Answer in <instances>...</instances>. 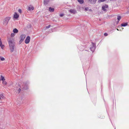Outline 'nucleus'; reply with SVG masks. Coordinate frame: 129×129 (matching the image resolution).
Masks as SVG:
<instances>
[{
	"label": "nucleus",
	"mask_w": 129,
	"mask_h": 129,
	"mask_svg": "<svg viewBox=\"0 0 129 129\" xmlns=\"http://www.w3.org/2000/svg\"><path fill=\"white\" fill-rule=\"evenodd\" d=\"M9 44L10 49L11 52H13L14 50L15 43L14 42V40L13 39H8V40Z\"/></svg>",
	"instance_id": "1"
},
{
	"label": "nucleus",
	"mask_w": 129,
	"mask_h": 129,
	"mask_svg": "<svg viewBox=\"0 0 129 129\" xmlns=\"http://www.w3.org/2000/svg\"><path fill=\"white\" fill-rule=\"evenodd\" d=\"M11 18V17H5L4 20L3 24L5 25H7Z\"/></svg>",
	"instance_id": "2"
},
{
	"label": "nucleus",
	"mask_w": 129,
	"mask_h": 129,
	"mask_svg": "<svg viewBox=\"0 0 129 129\" xmlns=\"http://www.w3.org/2000/svg\"><path fill=\"white\" fill-rule=\"evenodd\" d=\"M25 37V35L24 34L21 35L20 36V42H22L24 40Z\"/></svg>",
	"instance_id": "3"
},
{
	"label": "nucleus",
	"mask_w": 129,
	"mask_h": 129,
	"mask_svg": "<svg viewBox=\"0 0 129 129\" xmlns=\"http://www.w3.org/2000/svg\"><path fill=\"white\" fill-rule=\"evenodd\" d=\"M92 52H93L95 48V44L93 43H92V45L91 47L90 48Z\"/></svg>",
	"instance_id": "4"
},
{
	"label": "nucleus",
	"mask_w": 129,
	"mask_h": 129,
	"mask_svg": "<svg viewBox=\"0 0 129 129\" xmlns=\"http://www.w3.org/2000/svg\"><path fill=\"white\" fill-rule=\"evenodd\" d=\"M30 38L29 36H27L25 40V43L26 44L30 42Z\"/></svg>",
	"instance_id": "5"
},
{
	"label": "nucleus",
	"mask_w": 129,
	"mask_h": 129,
	"mask_svg": "<svg viewBox=\"0 0 129 129\" xmlns=\"http://www.w3.org/2000/svg\"><path fill=\"white\" fill-rule=\"evenodd\" d=\"M108 7V6L107 5H105L103 6H102V9L104 11H106V8H107Z\"/></svg>",
	"instance_id": "6"
},
{
	"label": "nucleus",
	"mask_w": 129,
	"mask_h": 129,
	"mask_svg": "<svg viewBox=\"0 0 129 129\" xmlns=\"http://www.w3.org/2000/svg\"><path fill=\"white\" fill-rule=\"evenodd\" d=\"M97 0H88L90 3L92 4H94L96 1Z\"/></svg>",
	"instance_id": "7"
},
{
	"label": "nucleus",
	"mask_w": 129,
	"mask_h": 129,
	"mask_svg": "<svg viewBox=\"0 0 129 129\" xmlns=\"http://www.w3.org/2000/svg\"><path fill=\"white\" fill-rule=\"evenodd\" d=\"M19 17V15L16 12H15L14 15V18L15 19H17Z\"/></svg>",
	"instance_id": "8"
},
{
	"label": "nucleus",
	"mask_w": 129,
	"mask_h": 129,
	"mask_svg": "<svg viewBox=\"0 0 129 129\" xmlns=\"http://www.w3.org/2000/svg\"><path fill=\"white\" fill-rule=\"evenodd\" d=\"M69 11L71 13L75 14L76 13V11L74 9H71Z\"/></svg>",
	"instance_id": "9"
},
{
	"label": "nucleus",
	"mask_w": 129,
	"mask_h": 129,
	"mask_svg": "<svg viewBox=\"0 0 129 129\" xmlns=\"http://www.w3.org/2000/svg\"><path fill=\"white\" fill-rule=\"evenodd\" d=\"M54 9L53 8H52L51 7H50L49 8V11L50 12H53L54 11Z\"/></svg>",
	"instance_id": "10"
},
{
	"label": "nucleus",
	"mask_w": 129,
	"mask_h": 129,
	"mask_svg": "<svg viewBox=\"0 0 129 129\" xmlns=\"http://www.w3.org/2000/svg\"><path fill=\"white\" fill-rule=\"evenodd\" d=\"M121 18V17L120 16L118 15L117 16V19H118V21H117V23H118L119 21L120 20Z\"/></svg>",
	"instance_id": "11"
},
{
	"label": "nucleus",
	"mask_w": 129,
	"mask_h": 129,
	"mask_svg": "<svg viewBox=\"0 0 129 129\" xmlns=\"http://www.w3.org/2000/svg\"><path fill=\"white\" fill-rule=\"evenodd\" d=\"M49 2V1L47 0H44V5H46Z\"/></svg>",
	"instance_id": "12"
},
{
	"label": "nucleus",
	"mask_w": 129,
	"mask_h": 129,
	"mask_svg": "<svg viewBox=\"0 0 129 129\" xmlns=\"http://www.w3.org/2000/svg\"><path fill=\"white\" fill-rule=\"evenodd\" d=\"M128 25V23L126 22L124 23H123L121 24V26H125Z\"/></svg>",
	"instance_id": "13"
},
{
	"label": "nucleus",
	"mask_w": 129,
	"mask_h": 129,
	"mask_svg": "<svg viewBox=\"0 0 129 129\" xmlns=\"http://www.w3.org/2000/svg\"><path fill=\"white\" fill-rule=\"evenodd\" d=\"M18 31V30L16 28H15L13 30V32L14 33H17Z\"/></svg>",
	"instance_id": "14"
},
{
	"label": "nucleus",
	"mask_w": 129,
	"mask_h": 129,
	"mask_svg": "<svg viewBox=\"0 0 129 129\" xmlns=\"http://www.w3.org/2000/svg\"><path fill=\"white\" fill-rule=\"evenodd\" d=\"M34 9V8L33 7H32L31 8L29 7L28 8V10L29 11H30L31 10H33Z\"/></svg>",
	"instance_id": "15"
},
{
	"label": "nucleus",
	"mask_w": 129,
	"mask_h": 129,
	"mask_svg": "<svg viewBox=\"0 0 129 129\" xmlns=\"http://www.w3.org/2000/svg\"><path fill=\"white\" fill-rule=\"evenodd\" d=\"M78 2L80 4H82L84 3L83 0H77Z\"/></svg>",
	"instance_id": "16"
},
{
	"label": "nucleus",
	"mask_w": 129,
	"mask_h": 129,
	"mask_svg": "<svg viewBox=\"0 0 129 129\" xmlns=\"http://www.w3.org/2000/svg\"><path fill=\"white\" fill-rule=\"evenodd\" d=\"M1 78L0 79V80H2V81L5 80V79L4 77L2 75L1 76Z\"/></svg>",
	"instance_id": "17"
},
{
	"label": "nucleus",
	"mask_w": 129,
	"mask_h": 129,
	"mask_svg": "<svg viewBox=\"0 0 129 129\" xmlns=\"http://www.w3.org/2000/svg\"><path fill=\"white\" fill-rule=\"evenodd\" d=\"M0 46L1 47V48L2 49H3L4 47V46L3 45L2 43H0Z\"/></svg>",
	"instance_id": "18"
},
{
	"label": "nucleus",
	"mask_w": 129,
	"mask_h": 129,
	"mask_svg": "<svg viewBox=\"0 0 129 129\" xmlns=\"http://www.w3.org/2000/svg\"><path fill=\"white\" fill-rule=\"evenodd\" d=\"M2 83L4 85H6L7 84V82L5 81V80L2 81Z\"/></svg>",
	"instance_id": "19"
},
{
	"label": "nucleus",
	"mask_w": 129,
	"mask_h": 129,
	"mask_svg": "<svg viewBox=\"0 0 129 129\" xmlns=\"http://www.w3.org/2000/svg\"><path fill=\"white\" fill-rule=\"evenodd\" d=\"M105 1V0H99L98 2L99 3H101V2H103Z\"/></svg>",
	"instance_id": "20"
},
{
	"label": "nucleus",
	"mask_w": 129,
	"mask_h": 129,
	"mask_svg": "<svg viewBox=\"0 0 129 129\" xmlns=\"http://www.w3.org/2000/svg\"><path fill=\"white\" fill-rule=\"evenodd\" d=\"M16 90H17V91L18 93H19L21 91V89L20 88H19L18 89H17Z\"/></svg>",
	"instance_id": "21"
},
{
	"label": "nucleus",
	"mask_w": 129,
	"mask_h": 129,
	"mask_svg": "<svg viewBox=\"0 0 129 129\" xmlns=\"http://www.w3.org/2000/svg\"><path fill=\"white\" fill-rule=\"evenodd\" d=\"M5 60V59L4 58V57H2L1 58V60L2 61H3V60Z\"/></svg>",
	"instance_id": "22"
},
{
	"label": "nucleus",
	"mask_w": 129,
	"mask_h": 129,
	"mask_svg": "<svg viewBox=\"0 0 129 129\" xmlns=\"http://www.w3.org/2000/svg\"><path fill=\"white\" fill-rule=\"evenodd\" d=\"M14 36H15V34H14V33H11V36L12 37H13Z\"/></svg>",
	"instance_id": "23"
},
{
	"label": "nucleus",
	"mask_w": 129,
	"mask_h": 129,
	"mask_svg": "<svg viewBox=\"0 0 129 129\" xmlns=\"http://www.w3.org/2000/svg\"><path fill=\"white\" fill-rule=\"evenodd\" d=\"M18 12H19V13H20V14H21V12H22V11H21V9H19L18 10Z\"/></svg>",
	"instance_id": "24"
},
{
	"label": "nucleus",
	"mask_w": 129,
	"mask_h": 129,
	"mask_svg": "<svg viewBox=\"0 0 129 129\" xmlns=\"http://www.w3.org/2000/svg\"><path fill=\"white\" fill-rule=\"evenodd\" d=\"M50 26H51L50 25H48V26H46V28L47 29L48 28L50 27Z\"/></svg>",
	"instance_id": "25"
},
{
	"label": "nucleus",
	"mask_w": 129,
	"mask_h": 129,
	"mask_svg": "<svg viewBox=\"0 0 129 129\" xmlns=\"http://www.w3.org/2000/svg\"><path fill=\"white\" fill-rule=\"evenodd\" d=\"M64 14H60L59 15V16L61 17H62L63 16Z\"/></svg>",
	"instance_id": "26"
},
{
	"label": "nucleus",
	"mask_w": 129,
	"mask_h": 129,
	"mask_svg": "<svg viewBox=\"0 0 129 129\" xmlns=\"http://www.w3.org/2000/svg\"><path fill=\"white\" fill-rule=\"evenodd\" d=\"M89 9L88 8V7H86L85 8V10L87 11Z\"/></svg>",
	"instance_id": "27"
},
{
	"label": "nucleus",
	"mask_w": 129,
	"mask_h": 129,
	"mask_svg": "<svg viewBox=\"0 0 129 129\" xmlns=\"http://www.w3.org/2000/svg\"><path fill=\"white\" fill-rule=\"evenodd\" d=\"M104 35L105 36H107L108 34L107 33H104Z\"/></svg>",
	"instance_id": "28"
},
{
	"label": "nucleus",
	"mask_w": 129,
	"mask_h": 129,
	"mask_svg": "<svg viewBox=\"0 0 129 129\" xmlns=\"http://www.w3.org/2000/svg\"><path fill=\"white\" fill-rule=\"evenodd\" d=\"M2 43V41L1 40V39H0V43Z\"/></svg>",
	"instance_id": "29"
},
{
	"label": "nucleus",
	"mask_w": 129,
	"mask_h": 129,
	"mask_svg": "<svg viewBox=\"0 0 129 129\" xmlns=\"http://www.w3.org/2000/svg\"><path fill=\"white\" fill-rule=\"evenodd\" d=\"M23 88L24 89H26V88H25L24 87H23Z\"/></svg>",
	"instance_id": "30"
},
{
	"label": "nucleus",
	"mask_w": 129,
	"mask_h": 129,
	"mask_svg": "<svg viewBox=\"0 0 129 129\" xmlns=\"http://www.w3.org/2000/svg\"><path fill=\"white\" fill-rule=\"evenodd\" d=\"M1 57H2L1 56H0V59H1Z\"/></svg>",
	"instance_id": "31"
},
{
	"label": "nucleus",
	"mask_w": 129,
	"mask_h": 129,
	"mask_svg": "<svg viewBox=\"0 0 129 129\" xmlns=\"http://www.w3.org/2000/svg\"><path fill=\"white\" fill-rule=\"evenodd\" d=\"M117 30H118V29H117Z\"/></svg>",
	"instance_id": "32"
},
{
	"label": "nucleus",
	"mask_w": 129,
	"mask_h": 129,
	"mask_svg": "<svg viewBox=\"0 0 129 129\" xmlns=\"http://www.w3.org/2000/svg\"><path fill=\"white\" fill-rule=\"evenodd\" d=\"M1 99V97H0V99Z\"/></svg>",
	"instance_id": "33"
}]
</instances>
